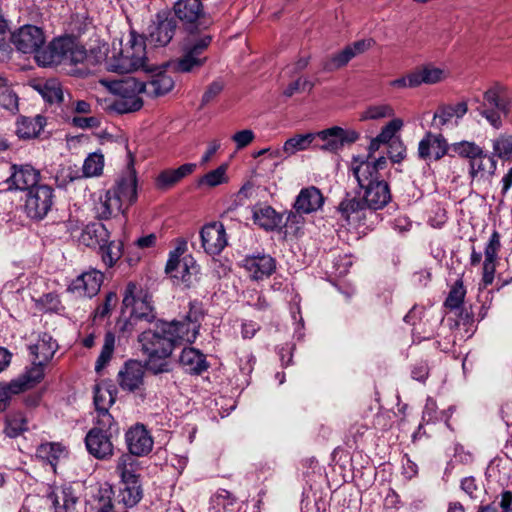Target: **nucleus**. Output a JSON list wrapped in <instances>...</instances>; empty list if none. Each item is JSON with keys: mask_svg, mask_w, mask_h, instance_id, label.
Here are the masks:
<instances>
[{"mask_svg": "<svg viewBox=\"0 0 512 512\" xmlns=\"http://www.w3.org/2000/svg\"><path fill=\"white\" fill-rule=\"evenodd\" d=\"M103 274L98 270L84 272L73 282V290L84 297H93L100 291L103 283Z\"/></svg>", "mask_w": 512, "mask_h": 512, "instance_id": "nucleus-27", "label": "nucleus"}, {"mask_svg": "<svg viewBox=\"0 0 512 512\" xmlns=\"http://www.w3.org/2000/svg\"><path fill=\"white\" fill-rule=\"evenodd\" d=\"M388 145L389 159L394 163H400L406 158L407 148L401 138H396Z\"/></svg>", "mask_w": 512, "mask_h": 512, "instance_id": "nucleus-58", "label": "nucleus"}, {"mask_svg": "<svg viewBox=\"0 0 512 512\" xmlns=\"http://www.w3.org/2000/svg\"><path fill=\"white\" fill-rule=\"evenodd\" d=\"M106 68L117 73L148 69L144 37L131 31L125 42L113 43L105 59Z\"/></svg>", "mask_w": 512, "mask_h": 512, "instance_id": "nucleus-3", "label": "nucleus"}, {"mask_svg": "<svg viewBox=\"0 0 512 512\" xmlns=\"http://www.w3.org/2000/svg\"><path fill=\"white\" fill-rule=\"evenodd\" d=\"M116 472L120 477V483H133L140 480L138 474V463L128 453L122 454L116 461Z\"/></svg>", "mask_w": 512, "mask_h": 512, "instance_id": "nucleus-36", "label": "nucleus"}, {"mask_svg": "<svg viewBox=\"0 0 512 512\" xmlns=\"http://www.w3.org/2000/svg\"><path fill=\"white\" fill-rule=\"evenodd\" d=\"M57 347L56 341L44 333L29 347V350L34 356V361L45 366L53 358Z\"/></svg>", "mask_w": 512, "mask_h": 512, "instance_id": "nucleus-30", "label": "nucleus"}, {"mask_svg": "<svg viewBox=\"0 0 512 512\" xmlns=\"http://www.w3.org/2000/svg\"><path fill=\"white\" fill-rule=\"evenodd\" d=\"M133 156L129 154L127 172L111 189L99 191L93 196V212L101 220L119 217L120 223L125 225V209L137 199V178L133 168Z\"/></svg>", "mask_w": 512, "mask_h": 512, "instance_id": "nucleus-2", "label": "nucleus"}, {"mask_svg": "<svg viewBox=\"0 0 512 512\" xmlns=\"http://www.w3.org/2000/svg\"><path fill=\"white\" fill-rule=\"evenodd\" d=\"M200 324L191 314L183 320L171 322L161 321L152 330L144 331L139 341L147 355V367L153 373H163L169 370L167 358L172 354L176 344L195 341Z\"/></svg>", "mask_w": 512, "mask_h": 512, "instance_id": "nucleus-1", "label": "nucleus"}, {"mask_svg": "<svg viewBox=\"0 0 512 512\" xmlns=\"http://www.w3.org/2000/svg\"><path fill=\"white\" fill-rule=\"evenodd\" d=\"M12 42L23 53H35L46 43V37L41 28L34 25H24L13 35Z\"/></svg>", "mask_w": 512, "mask_h": 512, "instance_id": "nucleus-12", "label": "nucleus"}, {"mask_svg": "<svg viewBox=\"0 0 512 512\" xmlns=\"http://www.w3.org/2000/svg\"><path fill=\"white\" fill-rule=\"evenodd\" d=\"M0 105L11 112H15L18 109V97L15 92L10 89H5L0 92Z\"/></svg>", "mask_w": 512, "mask_h": 512, "instance_id": "nucleus-60", "label": "nucleus"}, {"mask_svg": "<svg viewBox=\"0 0 512 512\" xmlns=\"http://www.w3.org/2000/svg\"><path fill=\"white\" fill-rule=\"evenodd\" d=\"M255 139V134L251 129H244L236 132L232 136V140L236 145L237 150H241L251 144Z\"/></svg>", "mask_w": 512, "mask_h": 512, "instance_id": "nucleus-61", "label": "nucleus"}, {"mask_svg": "<svg viewBox=\"0 0 512 512\" xmlns=\"http://www.w3.org/2000/svg\"><path fill=\"white\" fill-rule=\"evenodd\" d=\"M111 428L97 426L92 428L85 437L88 452L99 460H107L114 454V445L108 431Z\"/></svg>", "mask_w": 512, "mask_h": 512, "instance_id": "nucleus-11", "label": "nucleus"}, {"mask_svg": "<svg viewBox=\"0 0 512 512\" xmlns=\"http://www.w3.org/2000/svg\"><path fill=\"white\" fill-rule=\"evenodd\" d=\"M243 266L255 280L269 277L276 269L275 260L270 255L266 254L245 257Z\"/></svg>", "mask_w": 512, "mask_h": 512, "instance_id": "nucleus-21", "label": "nucleus"}, {"mask_svg": "<svg viewBox=\"0 0 512 512\" xmlns=\"http://www.w3.org/2000/svg\"><path fill=\"white\" fill-rule=\"evenodd\" d=\"M417 88L422 85H437L446 81L449 70L443 65H436L432 62L421 64L412 69Z\"/></svg>", "mask_w": 512, "mask_h": 512, "instance_id": "nucleus-18", "label": "nucleus"}, {"mask_svg": "<svg viewBox=\"0 0 512 512\" xmlns=\"http://www.w3.org/2000/svg\"><path fill=\"white\" fill-rule=\"evenodd\" d=\"M34 54L37 63L43 67L61 64V55L60 51L56 49V40L47 47L38 48Z\"/></svg>", "mask_w": 512, "mask_h": 512, "instance_id": "nucleus-51", "label": "nucleus"}, {"mask_svg": "<svg viewBox=\"0 0 512 512\" xmlns=\"http://www.w3.org/2000/svg\"><path fill=\"white\" fill-rule=\"evenodd\" d=\"M467 111L468 105L464 101L441 106L433 115V124L437 128L441 129L450 123L453 119L459 120L463 118Z\"/></svg>", "mask_w": 512, "mask_h": 512, "instance_id": "nucleus-31", "label": "nucleus"}, {"mask_svg": "<svg viewBox=\"0 0 512 512\" xmlns=\"http://www.w3.org/2000/svg\"><path fill=\"white\" fill-rule=\"evenodd\" d=\"M196 168V164L186 163L177 169L165 170L157 177V183L160 187H169L180 181L182 178L190 175Z\"/></svg>", "mask_w": 512, "mask_h": 512, "instance_id": "nucleus-41", "label": "nucleus"}, {"mask_svg": "<svg viewBox=\"0 0 512 512\" xmlns=\"http://www.w3.org/2000/svg\"><path fill=\"white\" fill-rule=\"evenodd\" d=\"M386 166L387 159L385 156L374 159L354 157L351 163L352 172L360 187H365L372 182L379 181L378 172L386 168Z\"/></svg>", "mask_w": 512, "mask_h": 512, "instance_id": "nucleus-10", "label": "nucleus"}, {"mask_svg": "<svg viewBox=\"0 0 512 512\" xmlns=\"http://www.w3.org/2000/svg\"><path fill=\"white\" fill-rule=\"evenodd\" d=\"M117 300L118 299L115 292L107 293L104 303L96 309L95 315L101 318L107 316L111 312V310L116 306Z\"/></svg>", "mask_w": 512, "mask_h": 512, "instance_id": "nucleus-63", "label": "nucleus"}, {"mask_svg": "<svg viewBox=\"0 0 512 512\" xmlns=\"http://www.w3.org/2000/svg\"><path fill=\"white\" fill-rule=\"evenodd\" d=\"M450 149L455 156L466 159L468 163L476 158L479 154L481 155L485 150L484 147L471 140H461L454 142L450 145Z\"/></svg>", "mask_w": 512, "mask_h": 512, "instance_id": "nucleus-43", "label": "nucleus"}, {"mask_svg": "<svg viewBox=\"0 0 512 512\" xmlns=\"http://www.w3.org/2000/svg\"><path fill=\"white\" fill-rule=\"evenodd\" d=\"M53 203V189L48 185L42 184L28 192L24 208L28 217L41 220L51 210Z\"/></svg>", "mask_w": 512, "mask_h": 512, "instance_id": "nucleus-8", "label": "nucleus"}, {"mask_svg": "<svg viewBox=\"0 0 512 512\" xmlns=\"http://www.w3.org/2000/svg\"><path fill=\"white\" fill-rule=\"evenodd\" d=\"M56 49L60 51L61 64L77 65L87 58L86 49L70 38L56 39Z\"/></svg>", "mask_w": 512, "mask_h": 512, "instance_id": "nucleus-25", "label": "nucleus"}, {"mask_svg": "<svg viewBox=\"0 0 512 512\" xmlns=\"http://www.w3.org/2000/svg\"><path fill=\"white\" fill-rule=\"evenodd\" d=\"M316 139L314 132L294 134L286 139L282 146L285 158H290L299 152L310 149Z\"/></svg>", "mask_w": 512, "mask_h": 512, "instance_id": "nucleus-34", "label": "nucleus"}, {"mask_svg": "<svg viewBox=\"0 0 512 512\" xmlns=\"http://www.w3.org/2000/svg\"><path fill=\"white\" fill-rule=\"evenodd\" d=\"M104 165L105 157L100 150L89 153L82 165V177L93 178L101 176L103 174Z\"/></svg>", "mask_w": 512, "mask_h": 512, "instance_id": "nucleus-42", "label": "nucleus"}, {"mask_svg": "<svg viewBox=\"0 0 512 512\" xmlns=\"http://www.w3.org/2000/svg\"><path fill=\"white\" fill-rule=\"evenodd\" d=\"M253 220L258 226L266 230H272L277 227L279 216L272 207L259 206L253 210Z\"/></svg>", "mask_w": 512, "mask_h": 512, "instance_id": "nucleus-46", "label": "nucleus"}, {"mask_svg": "<svg viewBox=\"0 0 512 512\" xmlns=\"http://www.w3.org/2000/svg\"><path fill=\"white\" fill-rule=\"evenodd\" d=\"M48 498L55 512H71L77 503V497L70 486L54 488Z\"/></svg>", "mask_w": 512, "mask_h": 512, "instance_id": "nucleus-32", "label": "nucleus"}, {"mask_svg": "<svg viewBox=\"0 0 512 512\" xmlns=\"http://www.w3.org/2000/svg\"><path fill=\"white\" fill-rule=\"evenodd\" d=\"M114 346H115V336L111 332L106 333L101 353H100V355L97 359L96 365H95V370L97 372H100L104 368V366L109 362V360L111 359L113 351H114Z\"/></svg>", "mask_w": 512, "mask_h": 512, "instance_id": "nucleus-56", "label": "nucleus"}, {"mask_svg": "<svg viewBox=\"0 0 512 512\" xmlns=\"http://www.w3.org/2000/svg\"><path fill=\"white\" fill-rule=\"evenodd\" d=\"M121 485L119 491L121 502L127 507L135 506L142 499L143 494L140 480Z\"/></svg>", "mask_w": 512, "mask_h": 512, "instance_id": "nucleus-49", "label": "nucleus"}, {"mask_svg": "<svg viewBox=\"0 0 512 512\" xmlns=\"http://www.w3.org/2000/svg\"><path fill=\"white\" fill-rule=\"evenodd\" d=\"M174 12L182 22L195 23L203 16V6L200 0H178Z\"/></svg>", "mask_w": 512, "mask_h": 512, "instance_id": "nucleus-33", "label": "nucleus"}, {"mask_svg": "<svg viewBox=\"0 0 512 512\" xmlns=\"http://www.w3.org/2000/svg\"><path fill=\"white\" fill-rule=\"evenodd\" d=\"M500 246V235L497 231H494L484 249L485 259L482 269V282L485 287L491 285L494 281L497 254Z\"/></svg>", "mask_w": 512, "mask_h": 512, "instance_id": "nucleus-20", "label": "nucleus"}, {"mask_svg": "<svg viewBox=\"0 0 512 512\" xmlns=\"http://www.w3.org/2000/svg\"><path fill=\"white\" fill-rule=\"evenodd\" d=\"M123 307L124 309H130L131 318H149L153 315L151 295L139 289L134 282H129L126 286Z\"/></svg>", "mask_w": 512, "mask_h": 512, "instance_id": "nucleus-7", "label": "nucleus"}, {"mask_svg": "<svg viewBox=\"0 0 512 512\" xmlns=\"http://www.w3.org/2000/svg\"><path fill=\"white\" fill-rule=\"evenodd\" d=\"M316 138L323 141V144L318 148L323 151L336 152L341 149L345 144L356 142L360 134L354 129H344L339 126H333L319 132H314Z\"/></svg>", "mask_w": 512, "mask_h": 512, "instance_id": "nucleus-9", "label": "nucleus"}, {"mask_svg": "<svg viewBox=\"0 0 512 512\" xmlns=\"http://www.w3.org/2000/svg\"><path fill=\"white\" fill-rule=\"evenodd\" d=\"M66 454L65 448L59 443L41 444L36 451V457L48 463L54 471L58 461L66 457Z\"/></svg>", "mask_w": 512, "mask_h": 512, "instance_id": "nucleus-40", "label": "nucleus"}, {"mask_svg": "<svg viewBox=\"0 0 512 512\" xmlns=\"http://www.w3.org/2000/svg\"><path fill=\"white\" fill-rule=\"evenodd\" d=\"M27 429V419L22 413H12L8 415L6 420L5 433L9 437H17Z\"/></svg>", "mask_w": 512, "mask_h": 512, "instance_id": "nucleus-53", "label": "nucleus"}, {"mask_svg": "<svg viewBox=\"0 0 512 512\" xmlns=\"http://www.w3.org/2000/svg\"><path fill=\"white\" fill-rule=\"evenodd\" d=\"M176 22L172 18L157 15V19L149 28L148 41L155 47H165L173 39Z\"/></svg>", "mask_w": 512, "mask_h": 512, "instance_id": "nucleus-17", "label": "nucleus"}, {"mask_svg": "<svg viewBox=\"0 0 512 512\" xmlns=\"http://www.w3.org/2000/svg\"><path fill=\"white\" fill-rule=\"evenodd\" d=\"M115 402L113 391L106 385L98 384L94 388V404L97 410V425L103 428H112L114 418L109 413Z\"/></svg>", "mask_w": 512, "mask_h": 512, "instance_id": "nucleus-14", "label": "nucleus"}, {"mask_svg": "<svg viewBox=\"0 0 512 512\" xmlns=\"http://www.w3.org/2000/svg\"><path fill=\"white\" fill-rule=\"evenodd\" d=\"M45 123V118L41 115L33 118L21 117L17 121L16 133L23 139L37 137L43 130Z\"/></svg>", "mask_w": 512, "mask_h": 512, "instance_id": "nucleus-37", "label": "nucleus"}, {"mask_svg": "<svg viewBox=\"0 0 512 512\" xmlns=\"http://www.w3.org/2000/svg\"><path fill=\"white\" fill-rule=\"evenodd\" d=\"M355 56L349 46L344 47L339 52L332 55L325 64V69L329 71L340 69L346 66Z\"/></svg>", "mask_w": 512, "mask_h": 512, "instance_id": "nucleus-57", "label": "nucleus"}, {"mask_svg": "<svg viewBox=\"0 0 512 512\" xmlns=\"http://www.w3.org/2000/svg\"><path fill=\"white\" fill-rule=\"evenodd\" d=\"M492 153L494 158L512 159V134L500 133L491 140Z\"/></svg>", "mask_w": 512, "mask_h": 512, "instance_id": "nucleus-45", "label": "nucleus"}, {"mask_svg": "<svg viewBox=\"0 0 512 512\" xmlns=\"http://www.w3.org/2000/svg\"><path fill=\"white\" fill-rule=\"evenodd\" d=\"M125 441L129 455L144 456L153 448V439L142 424H135L125 434Z\"/></svg>", "mask_w": 512, "mask_h": 512, "instance_id": "nucleus-15", "label": "nucleus"}, {"mask_svg": "<svg viewBox=\"0 0 512 512\" xmlns=\"http://www.w3.org/2000/svg\"><path fill=\"white\" fill-rule=\"evenodd\" d=\"M469 164V175L473 180H490L497 169V160L486 150L474 158Z\"/></svg>", "mask_w": 512, "mask_h": 512, "instance_id": "nucleus-23", "label": "nucleus"}, {"mask_svg": "<svg viewBox=\"0 0 512 512\" xmlns=\"http://www.w3.org/2000/svg\"><path fill=\"white\" fill-rule=\"evenodd\" d=\"M323 204L324 197L321 191L310 186L299 192L293 207L300 214H310L321 209Z\"/></svg>", "mask_w": 512, "mask_h": 512, "instance_id": "nucleus-24", "label": "nucleus"}, {"mask_svg": "<svg viewBox=\"0 0 512 512\" xmlns=\"http://www.w3.org/2000/svg\"><path fill=\"white\" fill-rule=\"evenodd\" d=\"M180 364L190 373H200L207 368L204 355L191 347L184 348L179 358Z\"/></svg>", "mask_w": 512, "mask_h": 512, "instance_id": "nucleus-38", "label": "nucleus"}, {"mask_svg": "<svg viewBox=\"0 0 512 512\" xmlns=\"http://www.w3.org/2000/svg\"><path fill=\"white\" fill-rule=\"evenodd\" d=\"M39 94L49 103H59L63 100V91L60 83L49 79L34 86Z\"/></svg>", "mask_w": 512, "mask_h": 512, "instance_id": "nucleus-48", "label": "nucleus"}, {"mask_svg": "<svg viewBox=\"0 0 512 512\" xmlns=\"http://www.w3.org/2000/svg\"><path fill=\"white\" fill-rule=\"evenodd\" d=\"M186 244L182 243L169 253L165 271L173 278L189 283L198 273V266L191 255H185Z\"/></svg>", "mask_w": 512, "mask_h": 512, "instance_id": "nucleus-6", "label": "nucleus"}, {"mask_svg": "<svg viewBox=\"0 0 512 512\" xmlns=\"http://www.w3.org/2000/svg\"><path fill=\"white\" fill-rule=\"evenodd\" d=\"M144 369L137 361H129L119 372V385L122 389L133 392L143 385Z\"/></svg>", "mask_w": 512, "mask_h": 512, "instance_id": "nucleus-28", "label": "nucleus"}, {"mask_svg": "<svg viewBox=\"0 0 512 512\" xmlns=\"http://www.w3.org/2000/svg\"><path fill=\"white\" fill-rule=\"evenodd\" d=\"M44 370V365L34 361L23 371V373H21L15 379L11 380L12 388L15 389L19 394L34 388L43 380L45 375Z\"/></svg>", "mask_w": 512, "mask_h": 512, "instance_id": "nucleus-26", "label": "nucleus"}, {"mask_svg": "<svg viewBox=\"0 0 512 512\" xmlns=\"http://www.w3.org/2000/svg\"><path fill=\"white\" fill-rule=\"evenodd\" d=\"M389 86L394 90H406V89H415L417 88L413 71H409L406 74L393 79L389 82Z\"/></svg>", "mask_w": 512, "mask_h": 512, "instance_id": "nucleus-59", "label": "nucleus"}, {"mask_svg": "<svg viewBox=\"0 0 512 512\" xmlns=\"http://www.w3.org/2000/svg\"><path fill=\"white\" fill-rule=\"evenodd\" d=\"M100 257L107 267H113L123 255V243L121 240H108L99 247Z\"/></svg>", "mask_w": 512, "mask_h": 512, "instance_id": "nucleus-47", "label": "nucleus"}, {"mask_svg": "<svg viewBox=\"0 0 512 512\" xmlns=\"http://www.w3.org/2000/svg\"><path fill=\"white\" fill-rule=\"evenodd\" d=\"M395 118V110L388 103H377L367 106L359 116L360 121L382 120Z\"/></svg>", "mask_w": 512, "mask_h": 512, "instance_id": "nucleus-44", "label": "nucleus"}, {"mask_svg": "<svg viewBox=\"0 0 512 512\" xmlns=\"http://www.w3.org/2000/svg\"><path fill=\"white\" fill-rule=\"evenodd\" d=\"M223 90V84L218 81L212 82L203 93L201 106L211 103Z\"/></svg>", "mask_w": 512, "mask_h": 512, "instance_id": "nucleus-62", "label": "nucleus"}, {"mask_svg": "<svg viewBox=\"0 0 512 512\" xmlns=\"http://www.w3.org/2000/svg\"><path fill=\"white\" fill-rule=\"evenodd\" d=\"M227 164H222L216 169L205 174L199 181L200 185H206L209 187H215L226 183L228 181L227 177Z\"/></svg>", "mask_w": 512, "mask_h": 512, "instance_id": "nucleus-55", "label": "nucleus"}, {"mask_svg": "<svg viewBox=\"0 0 512 512\" xmlns=\"http://www.w3.org/2000/svg\"><path fill=\"white\" fill-rule=\"evenodd\" d=\"M312 87L311 83L306 78H298L293 83H291L284 94L286 96H292L295 92L310 90Z\"/></svg>", "mask_w": 512, "mask_h": 512, "instance_id": "nucleus-64", "label": "nucleus"}, {"mask_svg": "<svg viewBox=\"0 0 512 512\" xmlns=\"http://www.w3.org/2000/svg\"><path fill=\"white\" fill-rule=\"evenodd\" d=\"M484 103L506 115L512 102V94L500 84H494L484 92Z\"/></svg>", "mask_w": 512, "mask_h": 512, "instance_id": "nucleus-29", "label": "nucleus"}, {"mask_svg": "<svg viewBox=\"0 0 512 512\" xmlns=\"http://www.w3.org/2000/svg\"><path fill=\"white\" fill-rule=\"evenodd\" d=\"M39 172L30 165H13L12 174L9 178L10 187L17 190H27L36 188L39 180Z\"/></svg>", "mask_w": 512, "mask_h": 512, "instance_id": "nucleus-22", "label": "nucleus"}, {"mask_svg": "<svg viewBox=\"0 0 512 512\" xmlns=\"http://www.w3.org/2000/svg\"><path fill=\"white\" fill-rule=\"evenodd\" d=\"M110 238V232L102 223H92L85 227L81 233V242L89 247H100L107 243Z\"/></svg>", "mask_w": 512, "mask_h": 512, "instance_id": "nucleus-35", "label": "nucleus"}, {"mask_svg": "<svg viewBox=\"0 0 512 512\" xmlns=\"http://www.w3.org/2000/svg\"><path fill=\"white\" fill-rule=\"evenodd\" d=\"M403 127L404 121L401 118H392L384 126H382L377 136L387 145L396 138H400L398 134Z\"/></svg>", "mask_w": 512, "mask_h": 512, "instance_id": "nucleus-52", "label": "nucleus"}, {"mask_svg": "<svg viewBox=\"0 0 512 512\" xmlns=\"http://www.w3.org/2000/svg\"><path fill=\"white\" fill-rule=\"evenodd\" d=\"M174 80L165 71H160L152 76L146 85V91L154 97L168 94L174 88Z\"/></svg>", "mask_w": 512, "mask_h": 512, "instance_id": "nucleus-39", "label": "nucleus"}, {"mask_svg": "<svg viewBox=\"0 0 512 512\" xmlns=\"http://www.w3.org/2000/svg\"><path fill=\"white\" fill-rule=\"evenodd\" d=\"M363 200L368 209L379 210L384 208L391 200L389 185L385 181H376L362 187Z\"/></svg>", "mask_w": 512, "mask_h": 512, "instance_id": "nucleus-19", "label": "nucleus"}, {"mask_svg": "<svg viewBox=\"0 0 512 512\" xmlns=\"http://www.w3.org/2000/svg\"><path fill=\"white\" fill-rule=\"evenodd\" d=\"M202 247L209 255H218L227 246L225 227L220 222H212L203 226L200 231Z\"/></svg>", "mask_w": 512, "mask_h": 512, "instance_id": "nucleus-13", "label": "nucleus"}, {"mask_svg": "<svg viewBox=\"0 0 512 512\" xmlns=\"http://www.w3.org/2000/svg\"><path fill=\"white\" fill-rule=\"evenodd\" d=\"M107 87L114 99L109 105L118 114L134 113L143 107L141 94L146 92V84L134 77L113 81Z\"/></svg>", "mask_w": 512, "mask_h": 512, "instance_id": "nucleus-4", "label": "nucleus"}, {"mask_svg": "<svg viewBox=\"0 0 512 512\" xmlns=\"http://www.w3.org/2000/svg\"><path fill=\"white\" fill-rule=\"evenodd\" d=\"M212 37L204 32H189L182 42V55L174 62V69L179 73H193L200 70L207 62L205 54Z\"/></svg>", "mask_w": 512, "mask_h": 512, "instance_id": "nucleus-5", "label": "nucleus"}, {"mask_svg": "<svg viewBox=\"0 0 512 512\" xmlns=\"http://www.w3.org/2000/svg\"><path fill=\"white\" fill-rule=\"evenodd\" d=\"M448 143L442 134L427 132L418 144V156L423 160H440L448 151Z\"/></svg>", "mask_w": 512, "mask_h": 512, "instance_id": "nucleus-16", "label": "nucleus"}, {"mask_svg": "<svg viewBox=\"0 0 512 512\" xmlns=\"http://www.w3.org/2000/svg\"><path fill=\"white\" fill-rule=\"evenodd\" d=\"M365 208L367 207L364 204V200L357 198L345 199L339 205V211L347 221L360 220Z\"/></svg>", "mask_w": 512, "mask_h": 512, "instance_id": "nucleus-50", "label": "nucleus"}, {"mask_svg": "<svg viewBox=\"0 0 512 512\" xmlns=\"http://www.w3.org/2000/svg\"><path fill=\"white\" fill-rule=\"evenodd\" d=\"M466 295L462 278H459L452 286L445 300V306L451 310L458 309L463 304Z\"/></svg>", "mask_w": 512, "mask_h": 512, "instance_id": "nucleus-54", "label": "nucleus"}]
</instances>
